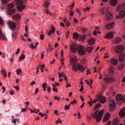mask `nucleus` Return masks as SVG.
<instances>
[{
  "label": "nucleus",
  "mask_w": 125,
  "mask_h": 125,
  "mask_svg": "<svg viewBox=\"0 0 125 125\" xmlns=\"http://www.w3.org/2000/svg\"><path fill=\"white\" fill-rule=\"evenodd\" d=\"M50 4L49 2V1H47L45 2V5L47 8H48V7L49 5Z\"/></svg>",
  "instance_id": "5fc2aeb1"
},
{
  "label": "nucleus",
  "mask_w": 125,
  "mask_h": 125,
  "mask_svg": "<svg viewBox=\"0 0 125 125\" xmlns=\"http://www.w3.org/2000/svg\"><path fill=\"white\" fill-rule=\"evenodd\" d=\"M120 111H121L125 113V107L123 108L120 110Z\"/></svg>",
  "instance_id": "774afa93"
},
{
  "label": "nucleus",
  "mask_w": 125,
  "mask_h": 125,
  "mask_svg": "<svg viewBox=\"0 0 125 125\" xmlns=\"http://www.w3.org/2000/svg\"><path fill=\"white\" fill-rule=\"evenodd\" d=\"M122 41V39L120 37H117L115 39L113 40V42L115 44H117L120 42Z\"/></svg>",
  "instance_id": "dca6fc26"
},
{
  "label": "nucleus",
  "mask_w": 125,
  "mask_h": 125,
  "mask_svg": "<svg viewBox=\"0 0 125 125\" xmlns=\"http://www.w3.org/2000/svg\"><path fill=\"white\" fill-rule=\"evenodd\" d=\"M14 1L15 3L17 5H21L23 3V1L21 0H15Z\"/></svg>",
  "instance_id": "c85d7f7f"
},
{
  "label": "nucleus",
  "mask_w": 125,
  "mask_h": 125,
  "mask_svg": "<svg viewBox=\"0 0 125 125\" xmlns=\"http://www.w3.org/2000/svg\"><path fill=\"white\" fill-rule=\"evenodd\" d=\"M116 99L117 103L118 105H121L123 102L125 101V98L124 97L122 96V94H118L116 95Z\"/></svg>",
  "instance_id": "f03ea898"
},
{
  "label": "nucleus",
  "mask_w": 125,
  "mask_h": 125,
  "mask_svg": "<svg viewBox=\"0 0 125 125\" xmlns=\"http://www.w3.org/2000/svg\"><path fill=\"white\" fill-rule=\"evenodd\" d=\"M81 63L83 64H86V61L85 59H83L81 60Z\"/></svg>",
  "instance_id": "49530a36"
},
{
  "label": "nucleus",
  "mask_w": 125,
  "mask_h": 125,
  "mask_svg": "<svg viewBox=\"0 0 125 125\" xmlns=\"http://www.w3.org/2000/svg\"><path fill=\"white\" fill-rule=\"evenodd\" d=\"M94 49V47L93 46H91L88 47L86 48V51L89 53L92 52L93 50Z\"/></svg>",
  "instance_id": "4be33fe9"
},
{
  "label": "nucleus",
  "mask_w": 125,
  "mask_h": 125,
  "mask_svg": "<svg viewBox=\"0 0 125 125\" xmlns=\"http://www.w3.org/2000/svg\"><path fill=\"white\" fill-rule=\"evenodd\" d=\"M78 49L77 52L80 55H84L86 54V51L84 46L81 45H78Z\"/></svg>",
  "instance_id": "7ed1b4c3"
},
{
  "label": "nucleus",
  "mask_w": 125,
  "mask_h": 125,
  "mask_svg": "<svg viewBox=\"0 0 125 125\" xmlns=\"http://www.w3.org/2000/svg\"><path fill=\"white\" fill-rule=\"evenodd\" d=\"M118 61L117 59L113 58L110 60V63L115 66L117 65L118 64Z\"/></svg>",
  "instance_id": "2eb2a0df"
},
{
  "label": "nucleus",
  "mask_w": 125,
  "mask_h": 125,
  "mask_svg": "<svg viewBox=\"0 0 125 125\" xmlns=\"http://www.w3.org/2000/svg\"><path fill=\"white\" fill-rule=\"evenodd\" d=\"M109 9L106 7H104L101 8L100 10V12L103 15L109 12Z\"/></svg>",
  "instance_id": "ddd939ff"
},
{
  "label": "nucleus",
  "mask_w": 125,
  "mask_h": 125,
  "mask_svg": "<svg viewBox=\"0 0 125 125\" xmlns=\"http://www.w3.org/2000/svg\"><path fill=\"white\" fill-rule=\"evenodd\" d=\"M121 6L119 5L117 7L116 10L118 11H119L120 10Z\"/></svg>",
  "instance_id": "338daca9"
},
{
  "label": "nucleus",
  "mask_w": 125,
  "mask_h": 125,
  "mask_svg": "<svg viewBox=\"0 0 125 125\" xmlns=\"http://www.w3.org/2000/svg\"><path fill=\"white\" fill-rule=\"evenodd\" d=\"M2 74L3 75V77L4 78H5L7 76V73L5 72V70H3L2 71Z\"/></svg>",
  "instance_id": "37998d69"
},
{
  "label": "nucleus",
  "mask_w": 125,
  "mask_h": 125,
  "mask_svg": "<svg viewBox=\"0 0 125 125\" xmlns=\"http://www.w3.org/2000/svg\"><path fill=\"white\" fill-rule=\"evenodd\" d=\"M124 49V48L123 46L118 45L116 47L115 49V51L117 53L122 52Z\"/></svg>",
  "instance_id": "423d86ee"
},
{
  "label": "nucleus",
  "mask_w": 125,
  "mask_h": 125,
  "mask_svg": "<svg viewBox=\"0 0 125 125\" xmlns=\"http://www.w3.org/2000/svg\"><path fill=\"white\" fill-rule=\"evenodd\" d=\"M93 103L91 101H90L88 102V104L90 105V107H91L92 106Z\"/></svg>",
  "instance_id": "13d9d810"
},
{
  "label": "nucleus",
  "mask_w": 125,
  "mask_h": 125,
  "mask_svg": "<svg viewBox=\"0 0 125 125\" xmlns=\"http://www.w3.org/2000/svg\"><path fill=\"white\" fill-rule=\"evenodd\" d=\"M114 69V68L112 66H111L109 68V72L110 73L112 74L114 73L113 71Z\"/></svg>",
  "instance_id": "c9c22d12"
},
{
  "label": "nucleus",
  "mask_w": 125,
  "mask_h": 125,
  "mask_svg": "<svg viewBox=\"0 0 125 125\" xmlns=\"http://www.w3.org/2000/svg\"><path fill=\"white\" fill-rule=\"evenodd\" d=\"M80 36V35L77 32L74 33L73 34V37L74 39L78 38Z\"/></svg>",
  "instance_id": "c756f323"
},
{
  "label": "nucleus",
  "mask_w": 125,
  "mask_h": 125,
  "mask_svg": "<svg viewBox=\"0 0 125 125\" xmlns=\"http://www.w3.org/2000/svg\"><path fill=\"white\" fill-rule=\"evenodd\" d=\"M6 38L3 33L0 34V40L2 39H6Z\"/></svg>",
  "instance_id": "79ce46f5"
},
{
  "label": "nucleus",
  "mask_w": 125,
  "mask_h": 125,
  "mask_svg": "<svg viewBox=\"0 0 125 125\" xmlns=\"http://www.w3.org/2000/svg\"><path fill=\"white\" fill-rule=\"evenodd\" d=\"M97 97L99 102L102 104H104L106 101V97L101 95H98Z\"/></svg>",
  "instance_id": "0eeeda50"
},
{
  "label": "nucleus",
  "mask_w": 125,
  "mask_h": 125,
  "mask_svg": "<svg viewBox=\"0 0 125 125\" xmlns=\"http://www.w3.org/2000/svg\"><path fill=\"white\" fill-rule=\"evenodd\" d=\"M39 67H40V66H38L37 67L36 72V74H38V73L39 71V69L40 68Z\"/></svg>",
  "instance_id": "0e129e2a"
},
{
  "label": "nucleus",
  "mask_w": 125,
  "mask_h": 125,
  "mask_svg": "<svg viewBox=\"0 0 125 125\" xmlns=\"http://www.w3.org/2000/svg\"><path fill=\"white\" fill-rule=\"evenodd\" d=\"M47 85V84L46 83H44L42 85V87L44 91H45L46 90V88Z\"/></svg>",
  "instance_id": "e433bc0d"
},
{
  "label": "nucleus",
  "mask_w": 125,
  "mask_h": 125,
  "mask_svg": "<svg viewBox=\"0 0 125 125\" xmlns=\"http://www.w3.org/2000/svg\"><path fill=\"white\" fill-rule=\"evenodd\" d=\"M1 2L3 4H5L8 2V1L7 0H1Z\"/></svg>",
  "instance_id": "8fccbe9b"
},
{
  "label": "nucleus",
  "mask_w": 125,
  "mask_h": 125,
  "mask_svg": "<svg viewBox=\"0 0 125 125\" xmlns=\"http://www.w3.org/2000/svg\"><path fill=\"white\" fill-rule=\"evenodd\" d=\"M117 0H110L109 3L111 6L115 7L117 4Z\"/></svg>",
  "instance_id": "f3484780"
},
{
  "label": "nucleus",
  "mask_w": 125,
  "mask_h": 125,
  "mask_svg": "<svg viewBox=\"0 0 125 125\" xmlns=\"http://www.w3.org/2000/svg\"><path fill=\"white\" fill-rule=\"evenodd\" d=\"M80 84H81V88L79 90V91L80 92H82L83 90L84 89L83 86V82L82 81H81L80 83Z\"/></svg>",
  "instance_id": "58836bf2"
},
{
  "label": "nucleus",
  "mask_w": 125,
  "mask_h": 125,
  "mask_svg": "<svg viewBox=\"0 0 125 125\" xmlns=\"http://www.w3.org/2000/svg\"><path fill=\"white\" fill-rule=\"evenodd\" d=\"M53 91L54 92H57L58 91V89L56 87H54L52 89Z\"/></svg>",
  "instance_id": "69168bd1"
},
{
  "label": "nucleus",
  "mask_w": 125,
  "mask_h": 125,
  "mask_svg": "<svg viewBox=\"0 0 125 125\" xmlns=\"http://www.w3.org/2000/svg\"><path fill=\"white\" fill-rule=\"evenodd\" d=\"M15 11V10L14 9H9L8 10L7 13L8 15H11L14 14Z\"/></svg>",
  "instance_id": "a211bd4d"
},
{
  "label": "nucleus",
  "mask_w": 125,
  "mask_h": 125,
  "mask_svg": "<svg viewBox=\"0 0 125 125\" xmlns=\"http://www.w3.org/2000/svg\"><path fill=\"white\" fill-rule=\"evenodd\" d=\"M7 6L10 9L11 8H14V3L12 2L8 4L7 5Z\"/></svg>",
  "instance_id": "473e14b6"
},
{
  "label": "nucleus",
  "mask_w": 125,
  "mask_h": 125,
  "mask_svg": "<svg viewBox=\"0 0 125 125\" xmlns=\"http://www.w3.org/2000/svg\"><path fill=\"white\" fill-rule=\"evenodd\" d=\"M101 103L97 104L94 107V110L95 111L97 110V109L101 105Z\"/></svg>",
  "instance_id": "f704fd0d"
},
{
  "label": "nucleus",
  "mask_w": 125,
  "mask_h": 125,
  "mask_svg": "<svg viewBox=\"0 0 125 125\" xmlns=\"http://www.w3.org/2000/svg\"><path fill=\"white\" fill-rule=\"evenodd\" d=\"M113 16L112 13L110 12H108L106 13L105 17V21H110L112 19Z\"/></svg>",
  "instance_id": "6e6552de"
},
{
  "label": "nucleus",
  "mask_w": 125,
  "mask_h": 125,
  "mask_svg": "<svg viewBox=\"0 0 125 125\" xmlns=\"http://www.w3.org/2000/svg\"><path fill=\"white\" fill-rule=\"evenodd\" d=\"M118 119L115 118L114 119L112 122V125H118Z\"/></svg>",
  "instance_id": "bb28decb"
},
{
  "label": "nucleus",
  "mask_w": 125,
  "mask_h": 125,
  "mask_svg": "<svg viewBox=\"0 0 125 125\" xmlns=\"http://www.w3.org/2000/svg\"><path fill=\"white\" fill-rule=\"evenodd\" d=\"M66 84L67 85L65 86L66 88H67L68 87H70L71 86V85L69 84L68 82H67Z\"/></svg>",
  "instance_id": "052dcab7"
},
{
  "label": "nucleus",
  "mask_w": 125,
  "mask_h": 125,
  "mask_svg": "<svg viewBox=\"0 0 125 125\" xmlns=\"http://www.w3.org/2000/svg\"><path fill=\"white\" fill-rule=\"evenodd\" d=\"M125 15V12L123 10L121 11L119 13L118 16H116V18L117 19L123 18Z\"/></svg>",
  "instance_id": "f8f14e48"
},
{
  "label": "nucleus",
  "mask_w": 125,
  "mask_h": 125,
  "mask_svg": "<svg viewBox=\"0 0 125 125\" xmlns=\"http://www.w3.org/2000/svg\"><path fill=\"white\" fill-rule=\"evenodd\" d=\"M115 23V22L114 21L109 22L105 26L106 29L107 30H110L113 27Z\"/></svg>",
  "instance_id": "9b49d317"
},
{
  "label": "nucleus",
  "mask_w": 125,
  "mask_h": 125,
  "mask_svg": "<svg viewBox=\"0 0 125 125\" xmlns=\"http://www.w3.org/2000/svg\"><path fill=\"white\" fill-rule=\"evenodd\" d=\"M77 48L78 49V46H76L74 44H72L70 45V51L74 53H76Z\"/></svg>",
  "instance_id": "39448f33"
},
{
  "label": "nucleus",
  "mask_w": 125,
  "mask_h": 125,
  "mask_svg": "<svg viewBox=\"0 0 125 125\" xmlns=\"http://www.w3.org/2000/svg\"><path fill=\"white\" fill-rule=\"evenodd\" d=\"M64 74V73L63 72H62V73H58L59 77V78H61L63 76Z\"/></svg>",
  "instance_id": "3c124183"
},
{
  "label": "nucleus",
  "mask_w": 125,
  "mask_h": 125,
  "mask_svg": "<svg viewBox=\"0 0 125 125\" xmlns=\"http://www.w3.org/2000/svg\"><path fill=\"white\" fill-rule=\"evenodd\" d=\"M0 25L3 26L4 25V21L2 18L0 16Z\"/></svg>",
  "instance_id": "c03bdc74"
},
{
  "label": "nucleus",
  "mask_w": 125,
  "mask_h": 125,
  "mask_svg": "<svg viewBox=\"0 0 125 125\" xmlns=\"http://www.w3.org/2000/svg\"><path fill=\"white\" fill-rule=\"evenodd\" d=\"M12 19L16 22H18L21 19V15L20 14H16L12 16Z\"/></svg>",
  "instance_id": "9d476101"
},
{
  "label": "nucleus",
  "mask_w": 125,
  "mask_h": 125,
  "mask_svg": "<svg viewBox=\"0 0 125 125\" xmlns=\"http://www.w3.org/2000/svg\"><path fill=\"white\" fill-rule=\"evenodd\" d=\"M18 10V11H21L25 8V6L24 5L19 6L17 7Z\"/></svg>",
  "instance_id": "5701e85b"
},
{
  "label": "nucleus",
  "mask_w": 125,
  "mask_h": 125,
  "mask_svg": "<svg viewBox=\"0 0 125 125\" xmlns=\"http://www.w3.org/2000/svg\"><path fill=\"white\" fill-rule=\"evenodd\" d=\"M44 35L43 34H41L40 35V38L42 40L44 39Z\"/></svg>",
  "instance_id": "864d4df0"
},
{
  "label": "nucleus",
  "mask_w": 125,
  "mask_h": 125,
  "mask_svg": "<svg viewBox=\"0 0 125 125\" xmlns=\"http://www.w3.org/2000/svg\"><path fill=\"white\" fill-rule=\"evenodd\" d=\"M119 115L120 117L123 118L125 116V113L120 111L119 113Z\"/></svg>",
  "instance_id": "7c9ffc66"
},
{
  "label": "nucleus",
  "mask_w": 125,
  "mask_h": 125,
  "mask_svg": "<svg viewBox=\"0 0 125 125\" xmlns=\"http://www.w3.org/2000/svg\"><path fill=\"white\" fill-rule=\"evenodd\" d=\"M78 65L77 70H79L81 72H83L84 71V69L83 66L80 64Z\"/></svg>",
  "instance_id": "b1692460"
},
{
  "label": "nucleus",
  "mask_w": 125,
  "mask_h": 125,
  "mask_svg": "<svg viewBox=\"0 0 125 125\" xmlns=\"http://www.w3.org/2000/svg\"><path fill=\"white\" fill-rule=\"evenodd\" d=\"M95 41V40L94 38H90L88 41V44L90 45H93L94 44Z\"/></svg>",
  "instance_id": "6ab92c4d"
},
{
  "label": "nucleus",
  "mask_w": 125,
  "mask_h": 125,
  "mask_svg": "<svg viewBox=\"0 0 125 125\" xmlns=\"http://www.w3.org/2000/svg\"><path fill=\"white\" fill-rule=\"evenodd\" d=\"M116 107H114L113 106V107H110L109 108V110L111 112H113L115 111L116 110Z\"/></svg>",
  "instance_id": "de8ad7c7"
},
{
  "label": "nucleus",
  "mask_w": 125,
  "mask_h": 125,
  "mask_svg": "<svg viewBox=\"0 0 125 125\" xmlns=\"http://www.w3.org/2000/svg\"><path fill=\"white\" fill-rule=\"evenodd\" d=\"M48 47L46 49L47 53H48L49 51H52L53 50V48L51 46L50 43L48 44Z\"/></svg>",
  "instance_id": "a878e982"
},
{
  "label": "nucleus",
  "mask_w": 125,
  "mask_h": 125,
  "mask_svg": "<svg viewBox=\"0 0 125 125\" xmlns=\"http://www.w3.org/2000/svg\"><path fill=\"white\" fill-rule=\"evenodd\" d=\"M71 63L73 64L76 62L77 60V58L76 57H71Z\"/></svg>",
  "instance_id": "cd10ccee"
},
{
  "label": "nucleus",
  "mask_w": 125,
  "mask_h": 125,
  "mask_svg": "<svg viewBox=\"0 0 125 125\" xmlns=\"http://www.w3.org/2000/svg\"><path fill=\"white\" fill-rule=\"evenodd\" d=\"M109 105L111 107H116V103L115 101L113 99L110 101L109 102Z\"/></svg>",
  "instance_id": "412c9836"
},
{
  "label": "nucleus",
  "mask_w": 125,
  "mask_h": 125,
  "mask_svg": "<svg viewBox=\"0 0 125 125\" xmlns=\"http://www.w3.org/2000/svg\"><path fill=\"white\" fill-rule=\"evenodd\" d=\"M9 25V27L10 29L12 30H14L17 27L16 24L13 22L9 21L8 23Z\"/></svg>",
  "instance_id": "1a4fd4ad"
},
{
  "label": "nucleus",
  "mask_w": 125,
  "mask_h": 125,
  "mask_svg": "<svg viewBox=\"0 0 125 125\" xmlns=\"http://www.w3.org/2000/svg\"><path fill=\"white\" fill-rule=\"evenodd\" d=\"M125 64V63L120 64L118 66V70H123Z\"/></svg>",
  "instance_id": "2f4dec72"
},
{
  "label": "nucleus",
  "mask_w": 125,
  "mask_h": 125,
  "mask_svg": "<svg viewBox=\"0 0 125 125\" xmlns=\"http://www.w3.org/2000/svg\"><path fill=\"white\" fill-rule=\"evenodd\" d=\"M115 78L114 77H108L105 78L104 80V82L108 83H111L116 80Z\"/></svg>",
  "instance_id": "20e7f679"
},
{
  "label": "nucleus",
  "mask_w": 125,
  "mask_h": 125,
  "mask_svg": "<svg viewBox=\"0 0 125 125\" xmlns=\"http://www.w3.org/2000/svg\"><path fill=\"white\" fill-rule=\"evenodd\" d=\"M25 58V56L24 54H21L19 58V60L21 61L22 59H24Z\"/></svg>",
  "instance_id": "a19ab883"
},
{
  "label": "nucleus",
  "mask_w": 125,
  "mask_h": 125,
  "mask_svg": "<svg viewBox=\"0 0 125 125\" xmlns=\"http://www.w3.org/2000/svg\"><path fill=\"white\" fill-rule=\"evenodd\" d=\"M12 36L13 38L16 39L17 38L16 33V32H14Z\"/></svg>",
  "instance_id": "603ef678"
},
{
  "label": "nucleus",
  "mask_w": 125,
  "mask_h": 125,
  "mask_svg": "<svg viewBox=\"0 0 125 125\" xmlns=\"http://www.w3.org/2000/svg\"><path fill=\"white\" fill-rule=\"evenodd\" d=\"M22 73L21 70H18L17 71V74H19Z\"/></svg>",
  "instance_id": "680f3d73"
},
{
  "label": "nucleus",
  "mask_w": 125,
  "mask_h": 125,
  "mask_svg": "<svg viewBox=\"0 0 125 125\" xmlns=\"http://www.w3.org/2000/svg\"><path fill=\"white\" fill-rule=\"evenodd\" d=\"M104 110L99 111L98 110L95 112L93 115V117L96 119V121L97 122H100L102 119L103 116L104 114Z\"/></svg>",
  "instance_id": "f257e3e1"
},
{
  "label": "nucleus",
  "mask_w": 125,
  "mask_h": 125,
  "mask_svg": "<svg viewBox=\"0 0 125 125\" xmlns=\"http://www.w3.org/2000/svg\"><path fill=\"white\" fill-rule=\"evenodd\" d=\"M125 58V54L124 53H121L119 57V61L120 62H123Z\"/></svg>",
  "instance_id": "aec40b11"
},
{
  "label": "nucleus",
  "mask_w": 125,
  "mask_h": 125,
  "mask_svg": "<svg viewBox=\"0 0 125 125\" xmlns=\"http://www.w3.org/2000/svg\"><path fill=\"white\" fill-rule=\"evenodd\" d=\"M78 65H79V64L74 63L72 66V69L75 72H76L78 71L77 68Z\"/></svg>",
  "instance_id": "393cba45"
},
{
  "label": "nucleus",
  "mask_w": 125,
  "mask_h": 125,
  "mask_svg": "<svg viewBox=\"0 0 125 125\" xmlns=\"http://www.w3.org/2000/svg\"><path fill=\"white\" fill-rule=\"evenodd\" d=\"M70 108V107H69L67 105H65L64 109L65 110H68Z\"/></svg>",
  "instance_id": "6e6d98bb"
},
{
  "label": "nucleus",
  "mask_w": 125,
  "mask_h": 125,
  "mask_svg": "<svg viewBox=\"0 0 125 125\" xmlns=\"http://www.w3.org/2000/svg\"><path fill=\"white\" fill-rule=\"evenodd\" d=\"M52 30H51L49 32L51 33V34H53L55 32V28L53 27H52Z\"/></svg>",
  "instance_id": "ea45409f"
},
{
  "label": "nucleus",
  "mask_w": 125,
  "mask_h": 125,
  "mask_svg": "<svg viewBox=\"0 0 125 125\" xmlns=\"http://www.w3.org/2000/svg\"><path fill=\"white\" fill-rule=\"evenodd\" d=\"M85 81L87 82V84H89L90 86H91L93 83V80L92 79L90 80L89 82L86 80H85Z\"/></svg>",
  "instance_id": "4c0bfd02"
},
{
  "label": "nucleus",
  "mask_w": 125,
  "mask_h": 125,
  "mask_svg": "<svg viewBox=\"0 0 125 125\" xmlns=\"http://www.w3.org/2000/svg\"><path fill=\"white\" fill-rule=\"evenodd\" d=\"M70 22L69 21H67L66 22V24L67 27H68L70 25Z\"/></svg>",
  "instance_id": "bf43d9fd"
},
{
  "label": "nucleus",
  "mask_w": 125,
  "mask_h": 125,
  "mask_svg": "<svg viewBox=\"0 0 125 125\" xmlns=\"http://www.w3.org/2000/svg\"><path fill=\"white\" fill-rule=\"evenodd\" d=\"M86 37V36L85 35H81L80 37V40L82 41H84Z\"/></svg>",
  "instance_id": "72a5a7b5"
},
{
  "label": "nucleus",
  "mask_w": 125,
  "mask_h": 125,
  "mask_svg": "<svg viewBox=\"0 0 125 125\" xmlns=\"http://www.w3.org/2000/svg\"><path fill=\"white\" fill-rule=\"evenodd\" d=\"M104 116H105L106 118H107L108 119H109L110 116V114L109 113H107L105 114Z\"/></svg>",
  "instance_id": "a18cd8bd"
},
{
  "label": "nucleus",
  "mask_w": 125,
  "mask_h": 125,
  "mask_svg": "<svg viewBox=\"0 0 125 125\" xmlns=\"http://www.w3.org/2000/svg\"><path fill=\"white\" fill-rule=\"evenodd\" d=\"M90 9V8L89 7H86V8L85 9H83V10L85 12H86V11L87 10H89Z\"/></svg>",
  "instance_id": "4d7b16f0"
},
{
  "label": "nucleus",
  "mask_w": 125,
  "mask_h": 125,
  "mask_svg": "<svg viewBox=\"0 0 125 125\" xmlns=\"http://www.w3.org/2000/svg\"><path fill=\"white\" fill-rule=\"evenodd\" d=\"M114 36V34L113 32H112L108 33L104 37V38L106 39H112Z\"/></svg>",
  "instance_id": "4468645a"
},
{
  "label": "nucleus",
  "mask_w": 125,
  "mask_h": 125,
  "mask_svg": "<svg viewBox=\"0 0 125 125\" xmlns=\"http://www.w3.org/2000/svg\"><path fill=\"white\" fill-rule=\"evenodd\" d=\"M109 119L107 118H106L104 116L103 119L102 121L103 122H107Z\"/></svg>",
  "instance_id": "09e8293b"
},
{
  "label": "nucleus",
  "mask_w": 125,
  "mask_h": 125,
  "mask_svg": "<svg viewBox=\"0 0 125 125\" xmlns=\"http://www.w3.org/2000/svg\"><path fill=\"white\" fill-rule=\"evenodd\" d=\"M47 91L49 93H50L51 91V88L50 87L47 86Z\"/></svg>",
  "instance_id": "e2e57ef3"
}]
</instances>
